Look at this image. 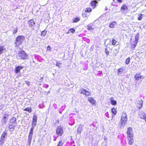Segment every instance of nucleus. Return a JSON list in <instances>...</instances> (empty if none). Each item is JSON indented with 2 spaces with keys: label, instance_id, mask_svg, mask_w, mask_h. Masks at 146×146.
<instances>
[{
  "label": "nucleus",
  "instance_id": "nucleus-14",
  "mask_svg": "<svg viewBox=\"0 0 146 146\" xmlns=\"http://www.w3.org/2000/svg\"><path fill=\"white\" fill-rule=\"evenodd\" d=\"M128 137V143L130 145H131L133 144V136L132 137L129 136Z\"/></svg>",
  "mask_w": 146,
  "mask_h": 146
},
{
  "label": "nucleus",
  "instance_id": "nucleus-22",
  "mask_svg": "<svg viewBox=\"0 0 146 146\" xmlns=\"http://www.w3.org/2000/svg\"><path fill=\"white\" fill-rule=\"evenodd\" d=\"M16 118L13 117L11 119H10V124H11L12 123H16Z\"/></svg>",
  "mask_w": 146,
  "mask_h": 146
},
{
  "label": "nucleus",
  "instance_id": "nucleus-43",
  "mask_svg": "<svg viewBox=\"0 0 146 146\" xmlns=\"http://www.w3.org/2000/svg\"><path fill=\"white\" fill-rule=\"evenodd\" d=\"M17 31V29H15L13 30V34L16 33Z\"/></svg>",
  "mask_w": 146,
  "mask_h": 146
},
{
  "label": "nucleus",
  "instance_id": "nucleus-38",
  "mask_svg": "<svg viewBox=\"0 0 146 146\" xmlns=\"http://www.w3.org/2000/svg\"><path fill=\"white\" fill-rule=\"evenodd\" d=\"M75 29H70L69 30V31H70V32L72 33H74L75 32Z\"/></svg>",
  "mask_w": 146,
  "mask_h": 146
},
{
  "label": "nucleus",
  "instance_id": "nucleus-12",
  "mask_svg": "<svg viewBox=\"0 0 146 146\" xmlns=\"http://www.w3.org/2000/svg\"><path fill=\"white\" fill-rule=\"evenodd\" d=\"M128 10V7L125 5H122L121 9V11L123 12L127 11Z\"/></svg>",
  "mask_w": 146,
  "mask_h": 146
},
{
  "label": "nucleus",
  "instance_id": "nucleus-18",
  "mask_svg": "<svg viewBox=\"0 0 146 146\" xmlns=\"http://www.w3.org/2000/svg\"><path fill=\"white\" fill-rule=\"evenodd\" d=\"M116 24L117 23L116 22L113 21L109 25V27L111 28H113Z\"/></svg>",
  "mask_w": 146,
  "mask_h": 146
},
{
  "label": "nucleus",
  "instance_id": "nucleus-3",
  "mask_svg": "<svg viewBox=\"0 0 146 146\" xmlns=\"http://www.w3.org/2000/svg\"><path fill=\"white\" fill-rule=\"evenodd\" d=\"M56 133L58 136H61L63 133V129L60 126L58 127L56 129Z\"/></svg>",
  "mask_w": 146,
  "mask_h": 146
},
{
  "label": "nucleus",
  "instance_id": "nucleus-19",
  "mask_svg": "<svg viewBox=\"0 0 146 146\" xmlns=\"http://www.w3.org/2000/svg\"><path fill=\"white\" fill-rule=\"evenodd\" d=\"M5 50L4 46H0V55L3 53L4 51Z\"/></svg>",
  "mask_w": 146,
  "mask_h": 146
},
{
  "label": "nucleus",
  "instance_id": "nucleus-50",
  "mask_svg": "<svg viewBox=\"0 0 146 146\" xmlns=\"http://www.w3.org/2000/svg\"><path fill=\"white\" fill-rule=\"evenodd\" d=\"M117 1L119 3H121L122 2V0H117Z\"/></svg>",
  "mask_w": 146,
  "mask_h": 146
},
{
  "label": "nucleus",
  "instance_id": "nucleus-20",
  "mask_svg": "<svg viewBox=\"0 0 146 146\" xmlns=\"http://www.w3.org/2000/svg\"><path fill=\"white\" fill-rule=\"evenodd\" d=\"M138 42L137 41H134L133 42V43L132 44L131 48H134L136 47Z\"/></svg>",
  "mask_w": 146,
  "mask_h": 146
},
{
  "label": "nucleus",
  "instance_id": "nucleus-9",
  "mask_svg": "<svg viewBox=\"0 0 146 146\" xmlns=\"http://www.w3.org/2000/svg\"><path fill=\"white\" fill-rule=\"evenodd\" d=\"M133 131L131 127H129L128 128L127 131V133L128 136L132 137L133 136Z\"/></svg>",
  "mask_w": 146,
  "mask_h": 146
},
{
  "label": "nucleus",
  "instance_id": "nucleus-28",
  "mask_svg": "<svg viewBox=\"0 0 146 146\" xmlns=\"http://www.w3.org/2000/svg\"><path fill=\"white\" fill-rule=\"evenodd\" d=\"M121 117L127 118V115L125 112L122 113Z\"/></svg>",
  "mask_w": 146,
  "mask_h": 146
},
{
  "label": "nucleus",
  "instance_id": "nucleus-11",
  "mask_svg": "<svg viewBox=\"0 0 146 146\" xmlns=\"http://www.w3.org/2000/svg\"><path fill=\"white\" fill-rule=\"evenodd\" d=\"M88 100L89 102L92 105H94L96 103V101L92 98L89 97L88 98Z\"/></svg>",
  "mask_w": 146,
  "mask_h": 146
},
{
  "label": "nucleus",
  "instance_id": "nucleus-52",
  "mask_svg": "<svg viewBox=\"0 0 146 146\" xmlns=\"http://www.w3.org/2000/svg\"><path fill=\"white\" fill-rule=\"evenodd\" d=\"M56 139H55L54 140V141H56Z\"/></svg>",
  "mask_w": 146,
  "mask_h": 146
},
{
  "label": "nucleus",
  "instance_id": "nucleus-47",
  "mask_svg": "<svg viewBox=\"0 0 146 146\" xmlns=\"http://www.w3.org/2000/svg\"><path fill=\"white\" fill-rule=\"evenodd\" d=\"M47 50H51V48L50 46H48L47 47Z\"/></svg>",
  "mask_w": 146,
  "mask_h": 146
},
{
  "label": "nucleus",
  "instance_id": "nucleus-40",
  "mask_svg": "<svg viewBox=\"0 0 146 146\" xmlns=\"http://www.w3.org/2000/svg\"><path fill=\"white\" fill-rule=\"evenodd\" d=\"M105 52L107 54V56H108L109 54V51L106 48L105 49Z\"/></svg>",
  "mask_w": 146,
  "mask_h": 146
},
{
  "label": "nucleus",
  "instance_id": "nucleus-25",
  "mask_svg": "<svg viewBox=\"0 0 146 146\" xmlns=\"http://www.w3.org/2000/svg\"><path fill=\"white\" fill-rule=\"evenodd\" d=\"M82 129V127L81 126H80L78 128L77 130V133H80Z\"/></svg>",
  "mask_w": 146,
  "mask_h": 146
},
{
  "label": "nucleus",
  "instance_id": "nucleus-37",
  "mask_svg": "<svg viewBox=\"0 0 146 146\" xmlns=\"http://www.w3.org/2000/svg\"><path fill=\"white\" fill-rule=\"evenodd\" d=\"M138 16L139 17L138 18V19L139 20H141L142 18V15L141 14H139Z\"/></svg>",
  "mask_w": 146,
  "mask_h": 146
},
{
  "label": "nucleus",
  "instance_id": "nucleus-17",
  "mask_svg": "<svg viewBox=\"0 0 146 146\" xmlns=\"http://www.w3.org/2000/svg\"><path fill=\"white\" fill-rule=\"evenodd\" d=\"M97 2L96 1H92L91 3V4L92 7H94V8H95V7L96 6V4H97Z\"/></svg>",
  "mask_w": 146,
  "mask_h": 146
},
{
  "label": "nucleus",
  "instance_id": "nucleus-27",
  "mask_svg": "<svg viewBox=\"0 0 146 146\" xmlns=\"http://www.w3.org/2000/svg\"><path fill=\"white\" fill-rule=\"evenodd\" d=\"M111 111L115 115L117 113V111L116 109L113 108L111 109Z\"/></svg>",
  "mask_w": 146,
  "mask_h": 146
},
{
  "label": "nucleus",
  "instance_id": "nucleus-49",
  "mask_svg": "<svg viewBox=\"0 0 146 146\" xmlns=\"http://www.w3.org/2000/svg\"><path fill=\"white\" fill-rule=\"evenodd\" d=\"M106 116L108 117H109V116H108V112H107L106 113Z\"/></svg>",
  "mask_w": 146,
  "mask_h": 146
},
{
  "label": "nucleus",
  "instance_id": "nucleus-16",
  "mask_svg": "<svg viewBox=\"0 0 146 146\" xmlns=\"http://www.w3.org/2000/svg\"><path fill=\"white\" fill-rule=\"evenodd\" d=\"M29 26L30 27H32L35 25V23L34 21L32 20H30L28 22Z\"/></svg>",
  "mask_w": 146,
  "mask_h": 146
},
{
  "label": "nucleus",
  "instance_id": "nucleus-24",
  "mask_svg": "<svg viewBox=\"0 0 146 146\" xmlns=\"http://www.w3.org/2000/svg\"><path fill=\"white\" fill-rule=\"evenodd\" d=\"M143 103V101L142 100H140L138 101L137 104L140 106L139 107V108H140L142 107Z\"/></svg>",
  "mask_w": 146,
  "mask_h": 146
},
{
  "label": "nucleus",
  "instance_id": "nucleus-42",
  "mask_svg": "<svg viewBox=\"0 0 146 146\" xmlns=\"http://www.w3.org/2000/svg\"><path fill=\"white\" fill-rule=\"evenodd\" d=\"M88 29L89 30H93L94 29L91 26H88Z\"/></svg>",
  "mask_w": 146,
  "mask_h": 146
},
{
  "label": "nucleus",
  "instance_id": "nucleus-48",
  "mask_svg": "<svg viewBox=\"0 0 146 146\" xmlns=\"http://www.w3.org/2000/svg\"><path fill=\"white\" fill-rule=\"evenodd\" d=\"M31 141H30V143H29V140H28V143H27V144L28 146H29L30 145L31 143Z\"/></svg>",
  "mask_w": 146,
  "mask_h": 146
},
{
  "label": "nucleus",
  "instance_id": "nucleus-13",
  "mask_svg": "<svg viewBox=\"0 0 146 146\" xmlns=\"http://www.w3.org/2000/svg\"><path fill=\"white\" fill-rule=\"evenodd\" d=\"M23 67L21 66H18L16 67L15 69V72L16 73H18L20 72V71L23 68Z\"/></svg>",
  "mask_w": 146,
  "mask_h": 146
},
{
  "label": "nucleus",
  "instance_id": "nucleus-15",
  "mask_svg": "<svg viewBox=\"0 0 146 146\" xmlns=\"http://www.w3.org/2000/svg\"><path fill=\"white\" fill-rule=\"evenodd\" d=\"M15 124H10L9 125V128L11 131H13L15 128Z\"/></svg>",
  "mask_w": 146,
  "mask_h": 146
},
{
  "label": "nucleus",
  "instance_id": "nucleus-21",
  "mask_svg": "<svg viewBox=\"0 0 146 146\" xmlns=\"http://www.w3.org/2000/svg\"><path fill=\"white\" fill-rule=\"evenodd\" d=\"M123 69L122 68H119L118 69L117 73L118 75H120L123 72Z\"/></svg>",
  "mask_w": 146,
  "mask_h": 146
},
{
  "label": "nucleus",
  "instance_id": "nucleus-34",
  "mask_svg": "<svg viewBox=\"0 0 146 146\" xmlns=\"http://www.w3.org/2000/svg\"><path fill=\"white\" fill-rule=\"evenodd\" d=\"M80 20V19L79 18L76 17L74 19V22H77L78 21Z\"/></svg>",
  "mask_w": 146,
  "mask_h": 146
},
{
  "label": "nucleus",
  "instance_id": "nucleus-5",
  "mask_svg": "<svg viewBox=\"0 0 146 146\" xmlns=\"http://www.w3.org/2000/svg\"><path fill=\"white\" fill-rule=\"evenodd\" d=\"M127 121V118L121 117V120L119 123V125L121 127L122 126H124Z\"/></svg>",
  "mask_w": 146,
  "mask_h": 146
},
{
  "label": "nucleus",
  "instance_id": "nucleus-33",
  "mask_svg": "<svg viewBox=\"0 0 146 146\" xmlns=\"http://www.w3.org/2000/svg\"><path fill=\"white\" fill-rule=\"evenodd\" d=\"M130 62V58H128L126 60L125 63L127 64H128Z\"/></svg>",
  "mask_w": 146,
  "mask_h": 146
},
{
  "label": "nucleus",
  "instance_id": "nucleus-39",
  "mask_svg": "<svg viewBox=\"0 0 146 146\" xmlns=\"http://www.w3.org/2000/svg\"><path fill=\"white\" fill-rule=\"evenodd\" d=\"M117 41L113 39L112 41V44L113 45H115L116 44Z\"/></svg>",
  "mask_w": 146,
  "mask_h": 146
},
{
  "label": "nucleus",
  "instance_id": "nucleus-32",
  "mask_svg": "<svg viewBox=\"0 0 146 146\" xmlns=\"http://www.w3.org/2000/svg\"><path fill=\"white\" fill-rule=\"evenodd\" d=\"M46 34V31H42L41 34V35L42 36H44Z\"/></svg>",
  "mask_w": 146,
  "mask_h": 146
},
{
  "label": "nucleus",
  "instance_id": "nucleus-26",
  "mask_svg": "<svg viewBox=\"0 0 146 146\" xmlns=\"http://www.w3.org/2000/svg\"><path fill=\"white\" fill-rule=\"evenodd\" d=\"M139 37V34L138 33L135 37V41H137V42Z\"/></svg>",
  "mask_w": 146,
  "mask_h": 146
},
{
  "label": "nucleus",
  "instance_id": "nucleus-31",
  "mask_svg": "<svg viewBox=\"0 0 146 146\" xmlns=\"http://www.w3.org/2000/svg\"><path fill=\"white\" fill-rule=\"evenodd\" d=\"M24 110L27 111L29 113L31 112L32 111L31 108H26Z\"/></svg>",
  "mask_w": 146,
  "mask_h": 146
},
{
  "label": "nucleus",
  "instance_id": "nucleus-23",
  "mask_svg": "<svg viewBox=\"0 0 146 146\" xmlns=\"http://www.w3.org/2000/svg\"><path fill=\"white\" fill-rule=\"evenodd\" d=\"M111 104L112 105H115L117 104V102L116 101L113 100L112 98H111Z\"/></svg>",
  "mask_w": 146,
  "mask_h": 146
},
{
  "label": "nucleus",
  "instance_id": "nucleus-46",
  "mask_svg": "<svg viewBox=\"0 0 146 146\" xmlns=\"http://www.w3.org/2000/svg\"><path fill=\"white\" fill-rule=\"evenodd\" d=\"M25 83L28 85H30V82L28 81H25Z\"/></svg>",
  "mask_w": 146,
  "mask_h": 146
},
{
  "label": "nucleus",
  "instance_id": "nucleus-36",
  "mask_svg": "<svg viewBox=\"0 0 146 146\" xmlns=\"http://www.w3.org/2000/svg\"><path fill=\"white\" fill-rule=\"evenodd\" d=\"M63 143L61 141H60L58 143L57 146H62L63 145Z\"/></svg>",
  "mask_w": 146,
  "mask_h": 146
},
{
  "label": "nucleus",
  "instance_id": "nucleus-6",
  "mask_svg": "<svg viewBox=\"0 0 146 146\" xmlns=\"http://www.w3.org/2000/svg\"><path fill=\"white\" fill-rule=\"evenodd\" d=\"M9 116V115L7 114H5L4 115L1 120L3 124L6 123L7 121L8 118Z\"/></svg>",
  "mask_w": 146,
  "mask_h": 146
},
{
  "label": "nucleus",
  "instance_id": "nucleus-41",
  "mask_svg": "<svg viewBox=\"0 0 146 146\" xmlns=\"http://www.w3.org/2000/svg\"><path fill=\"white\" fill-rule=\"evenodd\" d=\"M87 13L86 12H85H85L83 14H82V16L83 17H87Z\"/></svg>",
  "mask_w": 146,
  "mask_h": 146
},
{
  "label": "nucleus",
  "instance_id": "nucleus-30",
  "mask_svg": "<svg viewBox=\"0 0 146 146\" xmlns=\"http://www.w3.org/2000/svg\"><path fill=\"white\" fill-rule=\"evenodd\" d=\"M92 9L90 8L89 7V8H86L85 10V12H91L92 11Z\"/></svg>",
  "mask_w": 146,
  "mask_h": 146
},
{
  "label": "nucleus",
  "instance_id": "nucleus-4",
  "mask_svg": "<svg viewBox=\"0 0 146 146\" xmlns=\"http://www.w3.org/2000/svg\"><path fill=\"white\" fill-rule=\"evenodd\" d=\"M80 93L81 94H84L86 96H90L91 94L90 92L83 88L80 90Z\"/></svg>",
  "mask_w": 146,
  "mask_h": 146
},
{
  "label": "nucleus",
  "instance_id": "nucleus-35",
  "mask_svg": "<svg viewBox=\"0 0 146 146\" xmlns=\"http://www.w3.org/2000/svg\"><path fill=\"white\" fill-rule=\"evenodd\" d=\"M34 127H32V128H31L30 130V132L29 133V134H33V129Z\"/></svg>",
  "mask_w": 146,
  "mask_h": 146
},
{
  "label": "nucleus",
  "instance_id": "nucleus-1",
  "mask_svg": "<svg viewBox=\"0 0 146 146\" xmlns=\"http://www.w3.org/2000/svg\"><path fill=\"white\" fill-rule=\"evenodd\" d=\"M24 39V37L22 36H18L16 38L15 40V44L16 46H19L22 43Z\"/></svg>",
  "mask_w": 146,
  "mask_h": 146
},
{
  "label": "nucleus",
  "instance_id": "nucleus-10",
  "mask_svg": "<svg viewBox=\"0 0 146 146\" xmlns=\"http://www.w3.org/2000/svg\"><path fill=\"white\" fill-rule=\"evenodd\" d=\"M7 133L5 131H4L1 134V140L4 141L7 137Z\"/></svg>",
  "mask_w": 146,
  "mask_h": 146
},
{
  "label": "nucleus",
  "instance_id": "nucleus-29",
  "mask_svg": "<svg viewBox=\"0 0 146 146\" xmlns=\"http://www.w3.org/2000/svg\"><path fill=\"white\" fill-rule=\"evenodd\" d=\"M32 135H33L29 134L28 136V140L29 141V143H30V141H31L32 140Z\"/></svg>",
  "mask_w": 146,
  "mask_h": 146
},
{
  "label": "nucleus",
  "instance_id": "nucleus-2",
  "mask_svg": "<svg viewBox=\"0 0 146 146\" xmlns=\"http://www.w3.org/2000/svg\"><path fill=\"white\" fill-rule=\"evenodd\" d=\"M27 57V55L24 51L20 52L17 56L18 59H25Z\"/></svg>",
  "mask_w": 146,
  "mask_h": 146
},
{
  "label": "nucleus",
  "instance_id": "nucleus-51",
  "mask_svg": "<svg viewBox=\"0 0 146 146\" xmlns=\"http://www.w3.org/2000/svg\"><path fill=\"white\" fill-rule=\"evenodd\" d=\"M70 32V31H69V30H68V31L66 33L67 34H68Z\"/></svg>",
  "mask_w": 146,
  "mask_h": 146
},
{
  "label": "nucleus",
  "instance_id": "nucleus-45",
  "mask_svg": "<svg viewBox=\"0 0 146 146\" xmlns=\"http://www.w3.org/2000/svg\"><path fill=\"white\" fill-rule=\"evenodd\" d=\"M61 65V63H59L58 62H57L56 64V66L58 67L59 68H60V65Z\"/></svg>",
  "mask_w": 146,
  "mask_h": 146
},
{
  "label": "nucleus",
  "instance_id": "nucleus-44",
  "mask_svg": "<svg viewBox=\"0 0 146 146\" xmlns=\"http://www.w3.org/2000/svg\"><path fill=\"white\" fill-rule=\"evenodd\" d=\"M3 141L4 140H2L0 139V146H2L3 143Z\"/></svg>",
  "mask_w": 146,
  "mask_h": 146
},
{
  "label": "nucleus",
  "instance_id": "nucleus-8",
  "mask_svg": "<svg viewBox=\"0 0 146 146\" xmlns=\"http://www.w3.org/2000/svg\"><path fill=\"white\" fill-rule=\"evenodd\" d=\"M135 78L136 80H139L141 79H143L144 77L141 75L140 74H136L135 76Z\"/></svg>",
  "mask_w": 146,
  "mask_h": 146
},
{
  "label": "nucleus",
  "instance_id": "nucleus-7",
  "mask_svg": "<svg viewBox=\"0 0 146 146\" xmlns=\"http://www.w3.org/2000/svg\"><path fill=\"white\" fill-rule=\"evenodd\" d=\"M37 117L36 116L34 115L33 119V123L32 124L33 127H34L36 125L37 123Z\"/></svg>",
  "mask_w": 146,
  "mask_h": 146
}]
</instances>
